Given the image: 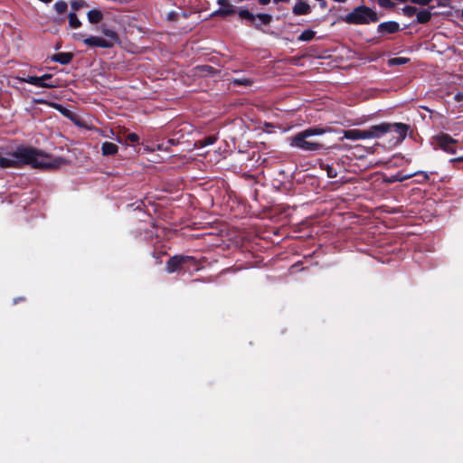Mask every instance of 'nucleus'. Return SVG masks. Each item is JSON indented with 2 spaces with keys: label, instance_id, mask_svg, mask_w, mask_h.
<instances>
[{
  "label": "nucleus",
  "instance_id": "f257e3e1",
  "mask_svg": "<svg viewBox=\"0 0 463 463\" xmlns=\"http://www.w3.org/2000/svg\"><path fill=\"white\" fill-rule=\"evenodd\" d=\"M217 4L222 8L214 11L213 16L226 17L237 13L239 18L245 23L247 26L253 27L256 30L261 31L262 25H269L272 22V15L269 14H254L249 9L241 7L239 10L232 5L230 0H217Z\"/></svg>",
  "mask_w": 463,
  "mask_h": 463
},
{
  "label": "nucleus",
  "instance_id": "f03ea898",
  "mask_svg": "<svg viewBox=\"0 0 463 463\" xmlns=\"http://www.w3.org/2000/svg\"><path fill=\"white\" fill-rule=\"evenodd\" d=\"M326 132H327L326 128L319 127L308 128L291 137L290 146L306 152L318 151L324 148V145L317 141L308 140V138L313 136L323 135Z\"/></svg>",
  "mask_w": 463,
  "mask_h": 463
},
{
  "label": "nucleus",
  "instance_id": "7ed1b4c3",
  "mask_svg": "<svg viewBox=\"0 0 463 463\" xmlns=\"http://www.w3.org/2000/svg\"><path fill=\"white\" fill-rule=\"evenodd\" d=\"M339 20L348 24H369L376 23L379 20L377 13L372 8L361 5L345 16H341Z\"/></svg>",
  "mask_w": 463,
  "mask_h": 463
},
{
  "label": "nucleus",
  "instance_id": "20e7f679",
  "mask_svg": "<svg viewBox=\"0 0 463 463\" xmlns=\"http://www.w3.org/2000/svg\"><path fill=\"white\" fill-rule=\"evenodd\" d=\"M200 269L198 260L188 255H174L169 258L165 263V270L167 273H175L182 269L198 270Z\"/></svg>",
  "mask_w": 463,
  "mask_h": 463
},
{
  "label": "nucleus",
  "instance_id": "39448f33",
  "mask_svg": "<svg viewBox=\"0 0 463 463\" xmlns=\"http://www.w3.org/2000/svg\"><path fill=\"white\" fill-rule=\"evenodd\" d=\"M410 128V125L405 123H391V128L388 134H392V139L395 140V144H398L405 139Z\"/></svg>",
  "mask_w": 463,
  "mask_h": 463
},
{
  "label": "nucleus",
  "instance_id": "423d86ee",
  "mask_svg": "<svg viewBox=\"0 0 463 463\" xmlns=\"http://www.w3.org/2000/svg\"><path fill=\"white\" fill-rule=\"evenodd\" d=\"M438 146L447 153L455 154L457 151L458 140L452 138L449 134H441L436 138Z\"/></svg>",
  "mask_w": 463,
  "mask_h": 463
},
{
  "label": "nucleus",
  "instance_id": "0eeeda50",
  "mask_svg": "<svg viewBox=\"0 0 463 463\" xmlns=\"http://www.w3.org/2000/svg\"><path fill=\"white\" fill-rule=\"evenodd\" d=\"M391 123L382 122L378 125H373L366 129L368 138H379L388 134Z\"/></svg>",
  "mask_w": 463,
  "mask_h": 463
},
{
  "label": "nucleus",
  "instance_id": "6e6552de",
  "mask_svg": "<svg viewBox=\"0 0 463 463\" xmlns=\"http://www.w3.org/2000/svg\"><path fill=\"white\" fill-rule=\"evenodd\" d=\"M22 81L29 83L31 85L39 87V88H47L53 89L58 88L60 86L59 80L43 82L42 76H28L27 78L22 79Z\"/></svg>",
  "mask_w": 463,
  "mask_h": 463
},
{
  "label": "nucleus",
  "instance_id": "1a4fd4ad",
  "mask_svg": "<svg viewBox=\"0 0 463 463\" xmlns=\"http://www.w3.org/2000/svg\"><path fill=\"white\" fill-rule=\"evenodd\" d=\"M83 43L90 47H100V48H112L113 43L111 41L103 39L99 36H90L83 40Z\"/></svg>",
  "mask_w": 463,
  "mask_h": 463
},
{
  "label": "nucleus",
  "instance_id": "9d476101",
  "mask_svg": "<svg viewBox=\"0 0 463 463\" xmlns=\"http://www.w3.org/2000/svg\"><path fill=\"white\" fill-rule=\"evenodd\" d=\"M400 31V24L395 21L381 23L377 27V32L381 34H392Z\"/></svg>",
  "mask_w": 463,
  "mask_h": 463
},
{
  "label": "nucleus",
  "instance_id": "9b49d317",
  "mask_svg": "<svg viewBox=\"0 0 463 463\" xmlns=\"http://www.w3.org/2000/svg\"><path fill=\"white\" fill-rule=\"evenodd\" d=\"M72 52H58L51 56V61L62 65L69 64L73 59Z\"/></svg>",
  "mask_w": 463,
  "mask_h": 463
},
{
  "label": "nucleus",
  "instance_id": "f8f14e48",
  "mask_svg": "<svg viewBox=\"0 0 463 463\" xmlns=\"http://www.w3.org/2000/svg\"><path fill=\"white\" fill-rule=\"evenodd\" d=\"M345 137L350 140H360V139H367V131L366 129H350L345 132Z\"/></svg>",
  "mask_w": 463,
  "mask_h": 463
},
{
  "label": "nucleus",
  "instance_id": "ddd939ff",
  "mask_svg": "<svg viewBox=\"0 0 463 463\" xmlns=\"http://www.w3.org/2000/svg\"><path fill=\"white\" fill-rule=\"evenodd\" d=\"M295 15H305L311 13V7L306 2L299 1L292 8Z\"/></svg>",
  "mask_w": 463,
  "mask_h": 463
},
{
  "label": "nucleus",
  "instance_id": "4468645a",
  "mask_svg": "<svg viewBox=\"0 0 463 463\" xmlns=\"http://www.w3.org/2000/svg\"><path fill=\"white\" fill-rule=\"evenodd\" d=\"M118 151V146L115 143L106 141L101 145V153L105 156H114Z\"/></svg>",
  "mask_w": 463,
  "mask_h": 463
},
{
  "label": "nucleus",
  "instance_id": "2eb2a0df",
  "mask_svg": "<svg viewBox=\"0 0 463 463\" xmlns=\"http://www.w3.org/2000/svg\"><path fill=\"white\" fill-rule=\"evenodd\" d=\"M88 20L90 24H99L103 19V14L99 9H92L87 14Z\"/></svg>",
  "mask_w": 463,
  "mask_h": 463
},
{
  "label": "nucleus",
  "instance_id": "dca6fc26",
  "mask_svg": "<svg viewBox=\"0 0 463 463\" xmlns=\"http://www.w3.org/2000/svg\"><path fill=\"white\" fill-rule=\"evenodd\" d=\"M415 174H404L402 171L397 172L395 175H391L388 177L386 182L388 183H395V182H403L405 180L410 179L411 177L414 176Z\"/></svg>",
  "mask_w": 463,
  "mask_h": 463
},
{
  "label": "nucleus",
  "instance_id": "f3484780",
  "mask_svg": "<svg viewBox=\"0 0 463 463\" xmlns=\"http://www.w3.org/2000/svg\"><path fill=\"white\" fill-rule=\"evenodd\" d=\"M417 14V23L418 24H427L430 19H431V13L430 10H421V11H417L416 13Z\"/></svg>",
  "mask_w": 463,
  "mask_h": 463
},
{
  "label": "nucleus",
  "instance_id": "a211bd4d",
  "mask_svg": "<svg viewBox=\"0 0 463 463\" xmlns=\"http://www.w3.org/2000/svg\"><path fill=\"white\" fill-rule=\"evenodd\" d=\"M315 36H316V32L311 29H307L301 33V34L298 37V42H309V41L313 40L315 38Z\"/></svg>",
  "mask_w": 463,
  "mask_h": 463
},
{
  "label": "nucleus",
  "instance_id": "6ab92c4d",
  "mask_svg": "<svg viewBox=\"0 0 463 463\" xmlns=\"http://www.w3.org/2000/svg\"><path fill=\"white\" fill-rule=\"evenodd\" d=\"M102 33L107 36L108 38H109V41H111L113 43V44L115 43H118L119 42V36L118 34L112 29H109V28H103L101 30Z\"/></svg>",
  "mask_w": 463,
  "mask_h": 463
},
{
  "label": "nucleus",
  "instance_id": "aec40b11",
  "mask_svg": "<svg viewBox=\"0 0 463 463\" xmlns=\"http://www.w3.org/2000/svg\"><path fill=\"white\" fill-rule=\"evenodd\" d=\"M69 24L71 28H80L81 26V22L79 20L75 12H71L68 15Z\"/></svg>",
  "mask_w": 463,
  "mask_h": 463
},
{
  "label": "nucleus",
  "instance_id": "412c9836",
  "mask_svg": "<svg viewBox=\"0 0 463 463\" xmlns=\"http://www.w3.org/2000/svg\"><path fill=\"white\" fill-rule=\"evenodd\" d=\"M410 61L409 58L406 57H394L388 60L389 66H399L404 65Z\"/></svg>",
  "mask_w": 463,
  "mask_h": 463
},
{
  "label": "nucleus",
  "instance_id": "4be33fe9",
  "mask_svg": "<svg viewBox=\"0 0 463 463\" xmlns=\"http://www.w3.org/2000/svg\"><path fill=\"white\" fill-rule=\"evenodd\" d=\"M217 137L215 135H211L204 137L203 138L200 139L198 141L200 146L204 147L210 145H213L216 142Z\"/></svg>",
  "mask_w": 463,
  "mask_h": 463
},
{
  "label": "nucleus",
  "instance_id": "5701e85b",
  "mask_svg": "<svg viewBox=\"0 0 463 463\" xmlns=\"http://www.w3.org/2000/svg\"><path fill=\"white\" fill-rule=\"evenodd\" d=\"M198 71L204 75H213L217 72L216 69L210 65H202L197 67Z\"/></svg>",
  "mask_w": 463,
  "mask_h": 463
},
{
  "label": "nucleus",
  "instance_id": "b1692460",
  "mask_svg": "<svg viewBox=\"0 0 463 463\" xmlns=\"http://www.w3.org/2000/svg\"><path fill=\"white\" fill-rule=\"evenodd\" d=\"M68 5L65 1H58L54 4V9L58 14H63L66 12Z\"/></svg>",
  "mask_w": 463,
  "mask_h": 463
},
{
  "label": "nucleus",
  "instance_id": "393cba45",
  "mask_svg": "<svg viewBox=\"0 0 463 463\" xmlns=\"http://www.w3.org/2000/svg\"><path fill=\"white\" fill-rule=\"evenodd\" d=\"M71 6L74 12L79 11L80 8L88 6L87 3L84 0H73L71 3Z\"/></svg>",
  "mask_w": 463,
  "mask_h": 463
},
{
  "label": "nucleus",
  "instance_id": "a878e982",
  "mask_svg": "<svg viewBox=\"0 0 463 463\" xmlns=\"http://www.w3.org/2000/svg\"><path fill=\"white\" fill-rule=\"evenodd\" d=\"M418 9L414 6L406 5L402 8L403 14L407 17H412L414 14H416Z\"/></svg>",
  "mask_w": 463,
  "mask_h": 463
},
{
  "label": "nucleus",
  "instance_id": "bb28decb",
  "mask_svg": "<svg viewBox=\"0 0 463 463\" xmlns=\"http://www.w3.org/2000/svg\"><path fill=\"white\" fill-rule=\"evenodd\" d=\"M414 174H415L414 176H420V179L417 181L419 184L425 183V182L429 181V179H430L429 174L427 172L418 171V172H415Z\"/></svg>",
  "mask_w": 463,
  "mask_h": 463
},
{
  "label": "nucleus",
  "instance_id": "cd10ccee",
  "mask_svg": "<svg viewBox=\"0 0 463 463\" xmlns=\"http://www.w3.org/2000/svg\"><path fill=\"white\" fill-rule=\"evenodd\" d=\"M233 82L241 86H250L253 83V81L248 78L235 79Z\"/></svg>",
  "mask_w": 463,
  "mask_h": 463
},
{
  "label": "nucleus",
  "instance_id": "c85d7f7f",
  "mask_svg": "<svg viewBox=\"0 0 463 463\" xmlns=\"http://www.w3.org/2000/svg\"><path fill=\"white\" fill-rule=\"evenodd\" d=\"M378 4L381 7L386 8V9H392L394 7V3L391 0H378Z\"/></svg>",
  "mask_w": 463,
  "mask_h": 463
},
{
  "label": "nucleus",
  "instance_id": "c756f323",
  "mask_svg": "<svg viewBox=\"0 0 463 463\" xmlns=\"http://www.w3.org/2000/svg\"><path fill=\"white\" fill-rule=\"evenodd\" d=\"M127 140L133 144H137L139 142V137L136 133H129L127 135Z\"/></svg>",
  "mask_w": 463,
  "mask_h": 463
},
{
  "label": "nucleus",
  "instance_id": "7c9ffc66",
  "mask_svg": "<svg viewBox=\"0 0 463 463\" xmlns=\"http://www.w3.org/2000/svg\"><path fill=\"white\" fill-rule=\"evenodd\" d=\"M43 78V82H50V81H54V80H59L58 79H52V74H49V73H46V74H43L42 76Z\"/></svg>",
  "mask_w": 463,
  "mask_h": 463
},
{
  "label": "nucleus",
  "instance_id": "2f4dec72",
  "mask_svg": "<svg viewBox=\"0 0 463 463\" xmlns=\"http://www.w3.org/2000/svg\"><path fill=\"white\" fill-rule=\"evenodd\" d=\"M411 2L420 5H429L431 0H411Z\"/></svg>",
  "mask_w": 463,
  "mask_h": 463
},
{
  "label": "nucleus",
  "instance_id": "473e14b6",
  "mask_svg": "<svg viewBox=\"0 0 463 463\" xmlns=\"http://www.w3.org/2000/svg\"><path fill=\"white\" fill-rule=\"evenodd\" d=\"M327 175L330 178H334V177L336 176V172L334 171V169L332 167H328V169H327Z\"/></svg>",
  "mask_w": 463,
  "mask_h": 463
},
{
  "label": "nucleus",
  "instance_id": "72a5a7b5",
  "mask_svg": "<svg viewBox=\"0 0 463 463\" xmlns=\"http://www.w3.org/2000/svg\"><path fill=\"white\" fill-rule=\"evenodd\" d=\"M450 162H452V163L463 162V156L452 158V159H450Z\"/></svg>",
  "mask_w": 463,
  "mask_h": 463
},
{
  "label": "nucleus",
  "instance_id": "f704fd0d",
  "mask_svg": "<svg viewBox=\"0 0 463 463\" xmlns=\"http://www.w3.org/2000/svg\"><path fill=\"white\" fill-rule=\"evenodd\" d=\"M271 0H258L259 4L261 5H267L270 3Z\"/></svg>",
  "mask_w": 463,
  "mask_h": 463
},
{
  "label": "nucleus",
  "instance_id": "c9c22d12",
  "mask_svg": "<svg viewBox=\"0 0 463 463\" xmlns=\"http://www.w3.org/2000/svg\"><path fill=\"white\" fill-rule=\"evenodd\" d=\"M25 300V298L24 297H20V298H16L14 299V304H17L18 302H21V301H24Z\"/></svg>",
  "mask_w": 463,
  "mask_h": 463
},
{
  "label": "nucleus",
  "instance_id": "e433bc0d",
  "mask_svg": "<svg viewBox=\"0 0 463 463\" xmlns=\"http://www.w3.org/2000/svg\"><path fill=\"white\" fill-rule=\"evenodd\" d=\"M462 99H463V94H462V93H460V92H459V93H457V94L455 95V99H456V100L459 101V100H461Z\"/></svg>",
  "mask_w": 463,
  "mask_h": 463
},
{
  "label": "nucleus",
  "instance_id": "4c0bfd02",
  "mask_svg": "<svg viewBox=\"0 0 463 463\" xmlns=\"http://www.w3.org/2000/svg\"><path fill=\"white\" fill-rule=\"evenodd\" d=\"M320 2V7L321 8H326L327 6V4L325 0L323 1H319Z\"/></svg>",
  "mask_w": 463,
  "mask_h": 463
},
{
  "label": "nucleus",
  "instance_id": "58836bf2",
  "mask_svg": "<svg viewBox=\"0 0 463 463\" xmlns=\"http://www.w3.org/2000/svg\"><path fill=\"white\" fill-rule=\"evenodd\" d=\"M274 3H279V2H282V3H288L289 0H273Z\"/></svg>",
  "mask_w": 463,
  "mask_h": 463
},
{
  "label": "nucleus",
  "instance_id": "ea45409f",
  "mask_svg": "<svg viewBox=\"0 0 463 463\" xmlns=\"http://www.w3.org/2000/svg\"><path fill=\"white\" fill-rule=\"evenodd\" d=\"M438 5H439V6H443V7H445V6H447L448 5H447V4H445V3H442V2H439Z\"/></svg>",
  "mask_w": 463,
  "mask_h": 463
},
{
  "label": "nucleus",
  "instance_id": "a19ab883",
  "mask_svg": "<svg viewBox=\"0 0 463 463\" xmlns=\"http://www.w3.org/2000/svg\"><path fill=\"white\" fill-rule=\"evenodd\" d=\"M40 1L43 3H45V4H49V3L52 2L53 0H40Z\"/></svg>",
  "mask_w": 463,
  "mask_h": 463
}]
</instances>
